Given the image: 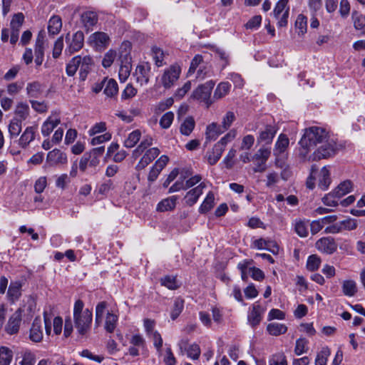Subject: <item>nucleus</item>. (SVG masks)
<instances>
[{
  "instance_id": "f257e3e1",
  "label": "nucleus",
  "mask_w": 365,
  "mask_h": 365,
  "mask_svg": "<svg viewBox=\"0 0 365 365\" xmlns=\"http://www.w3.org/2000/svg\"><path fill=\"white\" fill-rule=\"evenodd\" d=\"M84 304L82 300L76 301L73 307V320L75 327L81 336H84L91 329L93 319L92 312L88 309L83 310Z\"/></svg>"
},
{
  "instance_id": "f03ea898",
  "label": "nucleus",
  "mask_w": 365,
  "mask_h": 365,
  "mask_svg": "<svg viewBox=\"0 0 365 365\" xmlns=\"http://www.w3.org/2000/svg\"><path fill=\"white\" fill-rule=\"evenodd\" d=\"M93 66V60L89 55H78L73 57L66 65V72L68 76H73L79 69V78L84 81Z\"/></svg>"
},
{
  "instance_id": "7ed1b4c3",
  "label": "nucleus",
  "mask_w": 365,
  "mask_h": 365,
  "mask_svg": "<svg viewBox=\"0 0 365 365\" xmlns=\"http://www.w3.org/2000/svg\"><path fill=\"white\" fill-rule=\"evenodd\" d=\"M328 136L329 133L324 128L312 126L304 130L301 143L305 146L309 145L312 148L317 147L320 143H324Z\"/></svg>"
},
{
  "instance_id": "20e7f679",
  "label": "nucleus",
  "mask_w": 365,
  "mask_h": 365,
  "mask_svg": "<svg viewBox=\"0 0 365 365\" xmlns=\"http://www.w3.org/2000/svg\"><path fill=\"white\" fill-rule=\"evenodd\" d=\"M130 50V44L129 42H125L122 44L119 55L121 64L118 73L121 82H125L128 79L132 69Z\"/></svg>"
},
{
  "instance_id": "39448f33",
  "label": "nucleus",
  "mask_w": 365,
  "mask_h": 365,
  "mask_svg": "<svg viewBox=\"0 0 365 365\" xmlns=\"http://www.w3.org/2000/svg\"><path fill=\"white\" fill-rule=\"evenodd\" d=\"M289 140L287 135L283 133L280 134L275 143L273 150L276 167L282 168L285 165V160L287 158V150L289 147Z\"/></svg>"
},
{
  "instance_id": "423d86ee",
  "label": "nucleus",
  "mask_w": 365,
  "mask_h": 365,
  "mask_svg": "<svg viewBox=\"0 0 365 365\" xmlns=\"http://www.w3.org/2000/svg\"><path fill=\"white\" fill-rule=\"evenodd\" d=\"M336 152V143L328 136L324 143L317 146L316 150L312 153V159L313 161H317L321 159L329 158L335 155Z\"/></svg>"
},
{
  "instance_id": "0eeeda50",
  "label": "nucleus",
  "mask_w": 365,
  "mask_h": 365,
  "mask_svg": "<svg viewBox=\"0 0 365 365\" xmlns=\"http://www.w3.org/2000/svg\"><path fill=\"white\" fill-rule=\"evenodd\" d=\"M215 82L209 81L204 84L200 85L192 93L191 97L195 100L203 102L208 108L212 101L210 100L212 91L214 88Z\"/></svg>"
},
{
  "instance_id": "6e6552de",
  "label": "nucleus",
  "mask_w": 365,
  "mask_h": 365,
  "mask_svg": "<svg viewBox=\"0 0 365 365\" xmlns=\"http://www.w3.org/2000/svg\"><path fill=\"white\" fill-rule=\"evenodd\" d=\"M271 155L270 148L262 147L252 157V160L255 163V167L253 170L255 173H262L266 168V162Z\"/></svg>"
},
{
  "instance_id": "1a4fd4ad",
  "label": "nucleus",
  "mask_w": 365,
  "mask_h": 365,
  "mask_svg": "<svg viewBox=\"0 0 365 365\" xmlns=\"http://www.w3.org/2000/svg\"><path fill=\"white\" fill-rule=\"evenodd\" d=\"M66 41L68 44L66 48V52H68L69 54H72L74 52L78 51L83 46L84 43V35L81 31H76L75 34L70 36L68 34L66 36Z\"/></svg>"
},
{
  "instance_id": "9d476101",
  "label": "nucleus",
  "mask_w": 365,
  "mask_h": 365,
  "mask_svg": "<svg viewBox=\"0 0 365 365\" xmlns=\"http://www.w3.org/2000/svg\"><path fill=\"white\" fill-rule=\"evenodd\" d=\"M181 70L179 66H171L165 69L161 77V83L165 88H171L180 77Z\"/></svg>"
},
{
  "instance_id": "9b49d317",
  "label": "nucleus",
  "mask_w": 365,
  "mask_h": 365,
  "mask_svg": "<svg viewBox=\"0 0 365 365\" xmlns=\"http://www.w3.org/2000/svg\"><path fill=\"white\" fill-rule=\"evenodd\" d=\"M24 21V15L22 13H18L13 16V18L11 21V38L10 43L11 44H15L18 40L19 36V31L21 27L23 25Z\"/></svg>"
},
{
  "instance_id": "f8f14e48",
  "label": "nucleus",
  "mask_w": 365,
  "mask_h": 365,
  "mask_svg": "<svg viewBox=\"0 0 365 365\" xmlns=\"http://www.w3.org/2000/svg\"><path fill=\"white\" fill-rule=\"evenodd\" d=\"M150 73V66L148 63H143L136 67L133 76L135 77L137 83L140 86H143L148 83Z\"/></svg>"
},
{
  "instance_id": "ddd939ff",
  "label": "nucleus",
  "mask_w": 365,
  "mask_h": 365,
  "mask_svg": "<svg viewBox=\"0 0 365 365\" xmlns=\"http://www.w3.org/2000/svg\"><path fill=\"white\" fill-rule=\"evenodd\" d=\"M178 346L182 354L185 352L187 356L193 360L197 359L200 355V348L199 345L197 344L189 345L187 339L180 340Z\"/></svg>"
},
{
  "instance_id": "4468645a",
  "label": "nucleus",
  "mask_w": 365,
  "mask_h": 365,
  "mask_svg": "<svg viewBox=\"0 0 365 365\" xmlns=\"http://www.w3.org/2000/svg\"><path fill=\"white\" fill-rule=\"evenodd\" d=\"M22 309H18L9 318L7 324L5 327V331L9 334H16L21 325L22 319Z\"/></svg>"
},
{
  "instance_id": "2eb2a0df",
  "label": "nucleus",
  "mask_w": 365,
  "mask_h": 365,
  "mask_svg": "<svg viewBox=\"0 0 365 365\" xmlns=\"http://www.w3.org/2000/svg\"><path fill=\"white\" fill-rule=\"evenodd\" d=\"M61 123L58 114L53 113L49 115L41 125V131L43 136L48 137L56 127Z\"/></svg>"
},
{
  "instance_id": "dca6fc26",
  "label": "nucleus",
  "mask_w": 365,
  "mask_h": 365,
  "mask_svg": "<svg viewBox=\"0 0 365 365\" xmlns=\"http://www.w3.org/2000/svg\"><path fill=\"white\" fill-rule=\"evenodd\" d=\"M317 249L321 252L331 255L336 250V244L331 237H322L316 242Z\"/></svg>"
},
{
  "instance_id": "f3484780",
  "label": "nucleus",
  "mask_w": 365,
  "mask_h": 365,
  "mask_svg": "<svg viewBox=\"0 0 365 365\" xmlns=\"http://www.w3.org/2000/svg\"><path fill=\"white\" fill-rule=\"evenodd\" d=\"M160 150L158 148H151L146 150L143 156L136 165L135 168L138 170L144 169L149 165L158 155Z\"/></svg>"
},
{
  "instance_id": "a211bd4d",
  "label": "nucleus",
  "mask_w": 365,
  "mask_h": 365,
  "mask_svg": "<svg viewBox=\"0 0 365 365\" xmlns=\"http://www.w3.org/2000/svg\"><path fill=\"white\" fill-rule=\"evenodd\" d=\"M205 187V184L204 182H201L199 185L188 191L185 196V203L188 206H192L195 204L199 197L202 194L203 189Z\"/></svg>"
},
{
  "instance_id": "6ab92c4d",
  "label": "nucleus",
  "mask_w": 365,
  "mask_h": 365,
  "mask_svg": "<svg viewBox=\"0 0 365 365\" xmlns=\"http://www.w3.org/2000/svg\"><path fill=\"white\" fill-rule=\"evenodd\" d=\"M46 161L51 165L65 164L67 163V157L66 155L60 150L54 149L48 153Z\"/></svg>"
},
{
  "instance_id": "aec40b11",
  "label": "nucleus",
  "mask_w": 365,
  "mask_h": 365,
  "mask_svg": "<svg viewBox=\"0 0 365 365\" xmlns=\"http://www.w3.org/2000/svg\"><path fill=\"white\" fill-rule=\"evenodd\" d=\"M36 127H27L19 139V145L22 148H26L31 142L35 139Z\"/></svg>"
},
{
  "instance_id": "412c9836",
  "label": "nucleus",
  "mask_w": 365,
  "mask_h": 365,
  "mask_svg": "<svg viewBox=\"0 0 365 365\" xmlns=\"http://www.w3.org/2000/svg\"><path fill=\"white\" fill-rule=\"evenodd\" d=\"M277 130V127L275 125H267L264 129L259 132V135L257 138L258 142H264L267 144L271 143Z\"/></svg>"
},
{
  "instance_id": "4be33fe9",
  "label": "nucleus",
  "mask_w": 365,
  "mask_h": 365,
  "mask_svg": "<svg viewBox=\"0 0 365 365\" xmlns=\"http://www.w3.org/2000/svg\"><path fill=\"white\" fill-rule=\"evenodd\" d=\"M22 284L19 281L11 282L9 286L7 297L11 303L18 301L21 296Z\"/></svg>"
},
{
  "instance_id": "5701e85b",
  "label": "nucleus",
  "mask_w": 365,
  "mask_h": 365,
  "mask_svg": "<svg viewBox=\"0 0 365 365\" xmlns=\"http://www.w3.org/2000/svg\"><path fill=\"white\" fill-rule=\"evenodd\" d=\"M29 339L34 342H40L43 339L41 320L38 317H36L33 322L30 329Z\"/></svg>"
},
{
  "instance_id": "b1692460",
  "label": "nucleus",
  "mask_w": 365,
  "mask_h": 365,
  "mask_svg": "<svg viewBox=\"0 0 365 365\" xmlns=\"http://www.w3.org/2000/svg\"><path fill=\"white\" fill-rule=\"evenodd\" d=\"M89 40L96 48H105L109 43V36L104 32H96L93 34Z\"/></svg>"
},
{
  "instance_id": "393cba45",
  "label": "nucleus",
  "mask_w": 365,
  "mask_h": 365,
  "mask_svg": "<svg viewBox=\"0 0 365 365\" xmlns=\"http://www.w3.org/2000/svg\"><path fill=\"white\" fill-rule=\"evenodd\" d=\"M262 312L259 304H253L252 309L249 312L247 317L248 322L252 327H257L260 323Z\"/></svg>"
},
{
  "instance_id": "a878e982",
  "label": "nucleus",
  "mask_w": 365,
  "mask_h": 365,
  "mask_svg": "<svg viewBox=\"0 0 365 365\" xmlns=\"http://www.w3.org/2000/svg\"><path fill=\"white\" fill-rule=\"evenodd\" d=\"M330 175V171L327 166L321 169L318 183V186L321 190H327L329 188L331 182Z\"/></svg>"
},
{
  "instance_id": "bb28decb",
  "label": "nucleus",
  "mask_w": 365,
  "mask_h": 365,
  "mask_svg": "<svg viewBox=\"0 0 365 365\" xmlns=\"http://www.w3.org/2000/svg\"><path fill=\"white\" fill-rule=\"evenodd\" d=\"M224 132L220 125L216 123H212L207 126L205 133L206 140L208 141L215 140Z\"/></svg>"
},
{
  "instance_id": "cd10ccee",
  "label": "nucleus",
  "mask_w": 365,
  "mask_h": 365,
  "mask_svg": "<svg viewBox=\"0 0 365 365\" xmlns=\"http://www.w3.org/2000/svg\"><path fill=\"white\" fill-rule=\"evenodd\" d=\"M177 197L171 196L162 200L157 205L158 212H166L173 210L176 206Z\"/></svg>"
},
{
  "instance_id": "c85d7f7f",
  "label": "nucleus",
  "mask_w": 365,
  "mask_h": 365,
  "mask_svg": "<svg viewBox=\"0 0 365 365\" xmlns=\"http://www.w3.org/2000/svg\"><path fill=\"white\" fill-rule=\"evenodd\" d=\"M43 86L38 81L29 83L26 86V92L31 98H38L43 93Z\"/></svg>"
},
{
  "instance_id": "c756f323",
  "label": "nucleus",
  "mask_w": 365,
  "mask_h": 365,
  "mask_svg": "<svg viewBox=\"0 0 365 365\" xmlns=\"http://www.w3.org/2000/svg\"><path fill=\"white\" fill-rule=\"evenodd\" d=\"M223 150L219 148V145H215L211 151H208L205 158H207L208 164L213 165L217 163L220 159Z\"/></svg>"
},
{
  "instance_id": "7c9ffc66",
  "label": "nucleus",
  "mask_w": 365,
  "mask_h": 365,
  "mask_svg": "<svg viewBox=\"0 0 365 365\" xmlns=\"http://www.w3.org/2000/svg\"><path fill=\"white\" fill-rule=\"evenodd\" d=\"M62 28V21L58 16H53L48 21V31L51 35L59 33Z\"/></svg>"
},
{
  "instance_id": "2f4dec72",
  "label": "nucleus",
  "mask_w": 365,
  "mask_h": 365,
  "mask_svg": "<svg viewBox=\"0 0 365 365\" xmlns=\"http://www.w3.org/2000/svg\"><path fill=\"white\" fill-rule=\"evenodd\" d=\"M215 205V195L212 192H209L202 203L199 207V212L202 214H205L209 212Z\"/></svg>"
},
{
  "instance_id": "473e14b6",
  "label": "nucleus",
  "mask_w": 365,
  "mask_h": 365,
  "mask_svg": "<svg viewBox=\"0 0 365 365\" xmlns=\"http://www.w3.org/2000/svg\"><path fill=\"white\" fill-rule=\"evenodd\" d=\"M231 88V84L229 82H221L217 86L213 98L216 100L220 99L228 94Z\"/></svg>"
},
{
  "instance_id": "72a5a7b5",
  "label": "nucleus",
  "mask_w": 365,
  "mask_h": 365,
  "mask_svg": "<svg viewBox=\"0 0 365 365\" xmlns=\"http://www.w3.org/2000/svg\"><path fill=\"white\" fill-rule=\"evenodd\" d=\"M267 331L270 335L279 336L284 334L287 331V327L283 324L274 322L267 325Z\"/></svg>"
},
{
  "instance_id": "f704fd0d",
  "label": "nucleus",
  "mask_w": 365,
  "mask_h": 365,
  "mask_svg": "<svg viewBox=\"0 0 365 365\" xmlns=\"http://www.w3.org/2000/svg\"><path fill=\"white\" fill-rule=\"evenodd\" d=\"M118 317L110 312H108L105 320L104 328L107 332L113 333L116 328Z\"/></svg>"
},
{
  "instance_id": "c9c22d12",
  "label": "nucleus",
  "mask_w": 365,
  "mask_h": 365,
  "mask_svg": "<svg viewBox=\"0 0 365 365\" xmlns=\"http://www.w3.org/2000/svg\"><path fill=\"white\" fill-rule=\"evenodd\" d=\"M353 190V183L351 180H346L341 182L335 189V193H337L338 197H341L344 195L351 192Z\"/></svg>"
},
{
  "instance_id": "e433bc0d",
  "label": "nucleus",
  "mask_w": 365,
  "mask_h": 365,
  "mask_svg": "<svg viewBox=\"0 0 365 365\" xmlns=\"http://www.w3.org/2000/svg\"><path fill=\"white\" fill-rule=\"evenodd\" d=\"M118 86L117 82L113 78H110L108 80L106 78V82L104 85L103 93L108 97H113L118 93Z\"/></svg>"
},
{
  "instance_id": "4c0bfd02",
  "label": "nucleus",
  "mask_w": 365,
  "mask_h": 365,
  "mask_svg": "<svg viewBox=\"0 0 365 365\" xmlns=\"http://www.w3.org/2000/svg\"><path fill=\"white\" fill-rule=\"evenodd\" d=\"M195 125V122L192 116L185 118L180 125V133L186 136H188L193 130Z\"/></svg>"
},
{
  "instance_id": "58836bf2",
  "label": "nucleus",
  "mask_w": 365,
  "mask_h": 365,
  "mask_svg": "<svg viewBox=\"0 0 365 365\" xmlns=\"http://www.w3.org/2000/svg\"><path fill=\"white\" fill-rule=\"evenodd\" d=\"M268 365H288L287 357L283 352H277L269 357Z\"/></svg>"
},
{
  "instance_id": "ea45409f",
  "label": "nucleus",
  "mask_w": 365,
  "mask_h": 365,
  "mask_svg": "<svg viewBox=\"0 0 365 365\" xmlns=\"http://www.w3.org/2000/svg\"><path fill=\"white\" fill-rule=\"evenodd\" d=\"M141 137V132L139 130H135L131 132L124 141V146L128 148H133Z\"/></svg>"
},
{
  "instance_id": "a19ab883",
  "label": "nucleus",
  "mask_w": 365,
  "mask_h": 365,
  "mask_svg": "<svg viewBox=\"0 0 365 365\" xmlns=\"http://www.w3.org/2000/svg\"><path fill=\"white\" fill-rule=\"evenodd\" d=\"M342 292L345 296H354L357 292L356 282L351 279L344 281L342 284Z\"/></svg>"
},
{
  "instance_id": "79ce46f5",
  "label": "nucleus",
  "mask_w": 365,
  "mask_h": 365,
  "mask_svg": "<svg viewBox=\"0 0 365 365\" xmlns=\"http://www.w3.org/2000/svg\"><path fill=\"white\" fill-rule=\"evenodd\" d=\"M331 354V350L328 346L323 347L317 353L315 359V365H327L329 356Z\"/></svg>"
},
{
  "instance_id": "37998d69",
  "label": "nucleus",
  "mask_w": 365,
  "mask_h": 365,
  "mask_svg": "<svg viewBox=\"0 0 365 365\" xmlns=\"http://www.w3.org/2000/svg\"><path fill=\"white\" fill-rule=\"evenodd\" d=\"M295 27L298 35L303 36L307 30V18L303 14H299L296 19Z\"/></svg>"
},
{
  "instance_id": "c03bdc74",
  "label": "nucleus",
  "mask_w": 365,
  "mask_h": 365,
  "mask_svg": "<svg viewBox=\"0 0 365 365\" xmlns=\"http://www.w3.org/2000/svg\"><path fill=\"white\" fill-rule=\"evenodd\" d=\"M308 227L309 221L298 220L294 224V230L299 237H306L309 234Z\"/></svg>"
},
{
  "instance_id": "a18cd8bd",
  "label": "nucleus",
  "mask_w": 365,
  "mask_h": 365,
  "mask_svg": "<svg viewBox=\"0 0 365 365\" xmlns=\"http://www.w3.org/2000/svg\"><path fill=\"white\" fill-rule=\"evenodd\" d=\"M81 19L84 25L89 27L98 22V16L93 11H86L81 15Z\"/></svg>"
},
{
  "instance_id": "49530a36",
  "label": "nucleus",
  "mask_w": 365,
  "mask_h": 365,
  "mask_svg": "<svg viewBox=\"0 0 365 365\" xmlns=\"http://www.w3.org/2000/svg\"><path fill=\"white\" fill-rule=\"evenodd\" d=\"M13 357L12 351L6 346L0 348V365H9Z\"/></svg>"
},
{
  "instance_id": "de8ad7c7",
  "label": "nucleus",
  "mask_w": 365,
  "mask_h": 365,
  "mask_svg": "<svg viewBox=\"0 0 365 365\" xmlns=\"http://www.w3.org/2000/svg\"><path fill=\"white\" fill-rule=\"evenodd\" d=\"M21 131V121L12 120L9 125V133L11 138H16Z\"/></svg>"
},
{
  "instance_id": "09e8293b",
  "label": "nucleus",
  "mask_w": 365,
  "mask_h": 365,
  "mask_svg": "<svg viewBox=\"0 0 365 365\" xmlns=\"http://www.w3.org/2000/svg\"><path fill=\"white\" fill-rule=\"evenodd\" d=\"M160 284L162 286L167 287L169 289L175 290L179 287L176 277L174 276L167 275L160 279Z\"/></svg>"
},
{
  "instance_id": "8fccbe9b",
  "label": "nucleus",
  "mask_w": 365,
  "mask_h": 365,
  "mask_svg": "<svg viewBox=\"0 0 365 365\" xmlns=\"http://www.w3.org/2000/svg\"><path fill=\"white\" fill-rule=\"evenodd\" d=\"M184 307V300L181 298H176L174 301L173 307L170 312V317L175 320L182 312Z\"/></svg>"
},
{
  "instance_id": "3c124183",
  "label": "nucleus",
  "mask_w": 365,
  "mask_h": 365,
  "mask_svg": "<svg viewBox=\"0 0 365 365\" xmlns=\"http://www.w3.org/2000/svg\"><path fill=\"white\" fill-rule=\"evenodd\" d=\"M338 197L337 193H335V190H332L329 193L325 195L322 197V202L327 206L336 207L338 205Z\"/></svg>"
},
{
  "instance_id": "603ef678",
  "label": "nucleus",
  "mask_w": 365,
  "mask_h": 365,
  "mask_svg": "<svg viewBox=\"0 0 365 365\" xmlns=\"http://www.w3.org/2000/svg\"><path fill=\"white\" fill-rule=\"evenodd\" d=\"M107 308L106 302H99L96 307V319L95 323L96 326H99L103 319L104 312Z\"/></svg>"
},
{
  "instance_id": "864d4df0",
  "label": "nucleus",
  "mask_w": 365,
  "mask_h": 365,
  "mask_svg": "<svg viewBox=\"0 0 365 365\" xmlns=\"http://www.w3.org/2000/svg\"><path fill=\"white\" fill-rule=\"evenodd\" d=\"M300 147L299 148V157L303 161H313L312 159V154H309L310 149L312 148L309 145L306 146L299 141Z\"/></svg>"
},
{
  "instance_id": "5fc2aeb1",
  "label": "nucleus",
  "mask_w": 365,
  "mask_h": 365,
  "mask_svg": "<svg viewBox=\"0 0 365 365\" xmlns=\"http://www.w3.org/2000/svg\"><path fill=\"white\" fill-rule=\"evenodd\" d=\"M321 259L317 255H310L307 261V269L310 272L317 270L321 264Z\"/></svg>"
},
{
  "instance_id": "6e6d98bb",
  "label": "nucleus",
  "mask_w": 365,
  "mask_h": 365,
  "mask_svg": "<svg viewBox=\"0 0 365 365\" xmlns=\"http://www.w3.org/2000/svg\"><path fill=\"white\" fill-rule=\"evenodd\" d=\"M308 341L305 338H299L296 341L294 353L296 355L299 356L302 354L307 353L308 351Z\"/></svg>"
},
{
  "instance_id": "4d7b16f0",
  "label": "nucleus",
  "mask_w": 365,
  "mask_h": 365,
  "mask_svg": "<svg viewBox=\"0 0 365 365\" xmlns=\"http://www.w3.org/2000/svg\"><path fill=\"white\" fill-rule=\"evenodd\" d=\"M150 338L153 341V345L155 347L157 352L159 355L162 354V346H163V339L158 331L152 332L148 335Z\"/></svg>"
},
{
  "instance_id": "13d9d810",
  "label": "nucleus",
  "mask_w": 365,
  "mask_h": 365,
  "mask_svg": "<svg viewBox=\"0 0 365 365\" xmlns=\"http://www.w3.org/2000/svg\"><path fill=\"white\" fill-rule=\"evenodd\" d=\"M235 120V115L232 111H228L222 118L221 128L224 131L230 128L232 123Z\"/></svg>"
},
{
  "instance_id": "bf43d9fd",
  "label": "nucleus",
  "mask_w": 365,
  "mask_h": 365,
  "mask_svg": "<svg viewBox=\"0 0 365 365\" xmlns=\"http://www.w3.org/2000/svg\"><path fill=\"white\" fill-rule=\"evenodd\" d=\"M236 136V130H231L229 133H227L224 137H222L220 141H218L215 145H219V148H221L223 151L225 150V148L226 145L232 141Z\"/></svg>"
},
{
  "instance_id": "052dcab7",
  "label": "nucleus",
  "mask_w": 365,
  "mask_h": 365,
  "mask_svg": "<svg viewBox=\"0 0 365 365\" xmlns=\"http://www.w3.org/2000/svg\"><path fill=\"white\" fill-rule=\"evenodd\" d=\"M174 119V114L169 111L165 113L160 120V125L163 129L170 128Z\"/></svg>"
},
{
  "instance_id": "680f3d73",
  "label": "nucleus",
  "mask_w": 365,
  "mask_h": 365,
  "mask_svg": "<svg viewBox=\"0 0 365 365\" xmlns=\"http://www.w3.org/2000/svg\"><path fill=\"white\" fill-rule=\"evenodd\" d=\"M15 112L21 118L19 120L22 121L29 115V107L26 103H19L16 106Z\"/></svg>"
},
{
  "instance_id": "e2e57ef3",
  "label": "nucleus",
  "mask_w": 365,
  "mask_h": 365,
  "mask_svg": "<svg viewBox=\"0 0 365 365\" xmlns=\"http://www.w3.org/2000/svg\"><path fill=\"white\" fill-rule=\"evenodd\" d=\"M288 2L289 0H279L273 11L274 16H279L285 13L287 9H289Z\"/></svg>"
},
{
  "instance_id": "0e129e2a",
  "label": "nucleus",
  "mask_w": 365,
  "mask_h": 365,
  "mask_svg": "<svg viewBox=\"0 0 365 365\" xmlns=\"http://www.w3.org/2000/svg\"><path fill=\"white\" fill-rule=\"evenodd\" d=\"M352 18L354 20V26L356 30H361L365 26V17L362 15H358L357 13L353 12Z\"/></svg>"
},
{
  "instance_id": "69168bd1",
  "label": "nucleus",
  "mask_w": 365,
  "mask_h": 365,
  "mask_svg": "<svg viewBox=\"0 0 365 365\" xmlns=\"http://www.w3.org/2000/svg\"><path fill=\"white\" fill-rule=\"evenodd\" d=\"M116 56V53L114 51L110 50L108 51L102 61V65L104 68H108L110 67L112 63H113L115 58Z\"/></svg>"
},
{
  "instance_id": "338daca9",
  "label": "nucleus",
  "mask_w": 365,
  "mask_h": 365,
  "mask_svg": "<svg viewBox=\"0 0 365 365\" xmlns=\"http://www.w3.org/2000/svg\"><path fill=\"white\" fill-rule=\"evenodd\" d=\"M255 143V137L252 135H247L243 137L240 145V150H250Z\"/></svg>"
},
{
  "instance_id": "774afa93",
  "label": "nucleus",
  "mask_w": 365,
  "mask_h": 365,
  "mask_svg": "<svg viewBox=\"0 0 365 365\" xmlns=\"http://www.w3.org/2000/svg\"><path fill=\"white\" fill-rule=\"evenodd\" d=\"M163 362L165 365H176L177 361L170 347H168L165 350Z\"/></svg>"
}]
</instances>
